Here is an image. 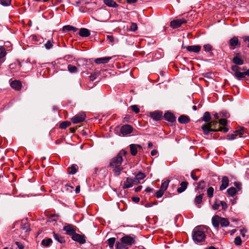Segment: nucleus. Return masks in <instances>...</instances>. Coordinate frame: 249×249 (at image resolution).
<instances>
[{
  "label": "nucleus",
  "instance_id": "5fc2aeb1",
  "mask_svg": "<svg viewBox=\"0 0 249 249\" xmlns=\"http://www.w3.org/2000/svg\"><path fill=\"white\" fill-rule=\"evenodd\" d=\"M107 39L112 43H113L114 42V39L112 36L107 35Z\"/></svg>",
  "mask_w": 249,
  "mask_h": 249
},
{
  "label": "nucleus",
  "instance_id": "aec40b11",
  "mask_svg": "<svg viewBox=\"0 0 249 249\" xmlns=\"http://www.w3.org/2000/svg\"><path fill=\"white\" fill-rule=\"evenodd\" d=\"M0 65L4 61V57L6 54L5 49L2 46H0Z\"/></svg>",
  "mask_w": 249,
  "mask_h": 249
},
{
  "label": "nucleus",
  "instance_id": "c9c22d12",
  "mask_svg": "<svg viewBox=\"0 0 249 249\" xmlns=\"http://www.w3.org/2000/svg\"><path fill=\"white\" fill-rule=\"evenodd\" d=\"M227 192L228 194L231 196H233L237 193L236 189L234 187L230 188L227 190Z\"/></svg>",
  "mask_w": 249,
  "mask_h": 249
},
{
  "label": "nucleus",
  "instance_id": "2f4dec72",
  "mask_svg": "<svg viewBox=\"0 0 249 249\" xmlns=\"http://www.w3.org/2000/svg\"><path fill=\"white\" fill-rule=\"evenodd\" d=\"M63 31L65 32H67L70 31L76 32L77 31V29L75 27L71 25H66L63 27Z\"/></svg>",
  "mask_w": 249,
  "mask_h": 249
},
{
  "label": "nucleus",
  "instance_id": "4c0bfd02",
  "mask_svg": "<svg viewBox=\"0 0 249 249\" xmlns=\"http://www.w3.org/2000/svg\"><path fill=\"white\" fill-rule=\"evenodd\" d=\"M68 70L71 73H75L77 71V67L71 65L68 66Z\"/></svg>",
  "mask_w": 249,
  "mask_h": 249
},
{
  "label": "nucleus",
  "instance_id": "a19ab883",
  "mask_svg": "<svg viewBox=\"0 0 249 249\" xmlns=\"http://www.w3.org/2000/svg\"><path fill=\"white\" fill-rule=\"evenodd\" d=\"M11 0H0V3L3 6H8L11 3Z\"/></svg>",
  "mask_w": 249,
  "mask_h": 249
},
{
  "label": "nucleus",
  "instance_id": "5701e85b",
  "mask_svg": "<svg viewBox=\"0 0 249 249\" xmlns=\"http://www.w3.org/2000/svg\"><path fill=\"white\" fill-rule=\"evenodd\" d=\"M53 234L54 239L60 243H64L65 242V240L64 237H63L62 236L60 235V234H57L54 232H53Z\"/></svg>",
  "mask_w": 249,
  "mask_h": 249
},
{
  "label": "nucleus",
  "instance_id": "393cba45",
  "mask_svg": "<svg viewBox=\"0 0 249 249\" xmlns=\"http://www.w3.org/2000/svg\"><path fill=\"white\" fill-rule=\"evenodd\" d=\"M145 176L144 173L142 172H139L136 176L134 178L135 180V184H137L139 183L140 180L142 179L145 178Z\"/></svg>",
  "mask_w": 249,
  "mask_h": 249
},
{
  "label": "nucleus",
  "instance_id": "412c9836",
  "mask_svg": "<svg viewBox=\"0 0 249 249\" xmlns=\"http://www.w3.org/2000/svg\"><path fill=\"white\" fill-rule=\"evenodd\" d=\"M79 35L82 37H88L90 36L89 31L86 28H81L79 32Z\"/></svg>",
  "mask_w": 249,
  "mask_h": 249
},
{
  "label": "nucleus",
  "instance_id": "6e6d98bb",
  "mask_svg": "<svg viewBox=\"0 0 249 249\" xmlns=\"http://www.w3.org/2000/svg\"><path fill=\"white\" fill-rule=\"evenodd\" d=\"M218 131H223L224 132L226 133L228 132V129L226 127H222L221 126H219L217 128Z\"/></svg>",
  "mask_w": 249,
  "mask_h": 249
},
{
  "label": "nucleus",
  "instance_id": "4be33fe9",
  "mask_svg": "<svg viewBox=\"0 0 249 249\" xmlns=\"http://www.w3.org/2000/svg\"><path fill=\"white\" fill-rule=\"evenodd\" d=\"M188 183L187 181H183L180 184V187L177 189V192L181 193L184 192L187 188Z\"/></svg>",
  "mask_w": 249,
  "mask_h": 249
},
{
  "label": "nucleus",
  "instance_id": "9b49d317",
  "mask_svg": "<svg viewBox=\"0 0 249 249\" xmlns=\"http://www.w3.org/2000/svg\"><path fill=\"white\" fill-rule=\"evenodd\" d=\"M130 153L132 156H135L137 154L138 149H142V146L139 144H131L129 145Z\"/></svg>",
  "mask_w": 249,
  "mask_h": 249
},
{
  "label": "nucleus",
  "instance_id": "ea45409f",
  "mask_svg": "<svg viewBox=\"0 0 249 249\" xmlns=\"http://www.w3.org/2000/svg\"><path fill=\"white\" fill-rule=\"evenodd\" d=\"M237 136V134L236 133V131H234L233 133L231 134H229L228 135V140H233L235 139Z\"/></svg>",
  "mask_w": 249,
  "mask_h": 249
},
{
  "label": "nucleus",
  "instance_id": "de8ad7c7",
  "mask_svg": "<svg viewBox=\"0 0 249 249\" xmlns=\"http://www.w3.org/2000/svg\"><path fill=\"white\" fill-rule=\"evenodd\" d=\"M164 192V191L161 190V189H160L156 193V196L157 198L161 197L163 196Z\"/></svg>",
  "mask_w": 249,
  "mask_h": 249
},
{
  "label": "nucleus",
  "instance_id": "a211bd4d",
  "mask_svg": "<svg viewBox=\"0 0 249 249\" xmlns=\"http://www.w3.org/2000/svg\"><path fill=\"white\" fill-rule=\"evenodd\" d=\"M111 57H105L102 58H97L94 60V62L96 64H105L109 62L111 59Z\"/></svg>",
  "mask_w": 249,
  "mask_h": 249
},
{
  "label": "nucleus",
  "instance_id": "bb28decb",
  "mask_svg": "<svg viewBox=\"0 0 249 249\" xmlns=\"http://www.w3.org/2000/svg\"><path fill=\"white\" fill-rule=\"evenodd\" d=\"M178 121L181 124H186L189 122L190 119L188 116L182 115L178 118Z\"/></svg>",
  "mask_w": 249,
  "mask_h": 249
},
{
  "label": "nucleus",
  "instance_id": "680f3d73",
  "mask_svg": "<svg viewBox=\"0 0 249 249\" xmlns=\"http://www.w3.org/2000/svg\"><path fill=\"white\" fill-rule=\"evenodd\" d=\"M246 232H247V230L244 229L240 230V233L243 237L246 236Z\"/></svg>",
  "mask_w": 249,
  "mask_h": 249
},
{
  "label": "nucleus",
  "instance_id": "7ed1b4c3",
  "mask_svg": "<svg viewBox=\"0 0 249 249\" xmlns=\"http://www.w3.org/2000/svg\"><path fill=\"white\" fill-rule=\"evenodd\" d=\"M217 124V122L216 120H213L203 124L201 126L203 133L205 135H208L210 132L218 131L217 129L216 128Z\"/></svg>",
  "mask_w": 249,
  "mask_h": 249
},
{
  "label": "nucleus",
  "instance_id": "ddd939ff",
  "mask_svg": "<svg viewBox=\"0 0 249 249\" xmlns=\"http://www.w3.org/2000/svg\"><path fill=\"white\" fill-rule=\"evenodd\" d=\"M229 180L227 177L224 176L222 178L221 184L219 187L220 191L225 190L229 185Z\"/></svg>",
  "mask_w": 249,
  "mask_h": 249
},
{
  "label": "nucleus",
  "instance_id": "13d9d810",
  "mask_svg": "<svg viewBox=\"0 0 249 249\" xmlns=\"http://www.w3.org/2000/svg\"><path fill=\"white\" fill-rule=\"evenodd\" d=\"M57 219H58V216L54 214V215H53L51 217H50L49 221H56Z\"/></svg>",
  "mask_w": 249,
  "mask_h": 249
},
{
  "label": "nucleus",
  "instance_id": "0e129e2a",
  "mask_svg": "<svg viewBox=\"0 0 249 249\" xmlns=\"http://www.w3.org/2000/svg\"><path fill=\"white\" fill-rule=\"evenodd\" d=\"M191 176L192 178L194 180H197L198 179V177H196V176L195 175V174L193 172H192V173H191Z\"/></svg>",
  "mask_w": 249,
  "mask_h": 249
},
{
  "label": "nucleus",
  "instance_id": "8fccbe9b",
  "mask_svg": "<svg viewBox=\"0 0 249 249\" xmlns=\"http://www.w3.org/2000/svg\"><path fill=\"white\" fill-rule=\"evenodd\" d=\"M137 28H138V27H137V25L136 23H131V26L130 28V29L131 31H135L137 30Z\"/></svg>",
  "mask_w": 249,
  "mask_h": 249
},
{
  "label": "nucleus",
  "instance_id": "052dcab7",
  "mask_svg": "<svg viewBox=\"0 0 249 249\" xmlns=\"http://www.w3.org/2000/svg\"><path fill=\"white\" fill-rule=\"evenodd\" d=\"M219 207V205L217 204L216 202H215L213 206V209L214 210L218 209Z\"/></svg>",
  "mask_w": 249,
  "mask_h": 249
},
{
  "label": "nucleus",
  "instance_id": "20e7f679",
  "mask_svg": "<svg viewBox=\"0 0 249 249\" xmlns=\"http://www.w3.org/2000/svg\"><path fill=\"white\" fill-rule=\"evenodd\" d=\"M205 237L204 231L201 230L199 227H196L194 229L193 233V239L195 242L199 243L203 241Z\"/></svg>",
  "mask_w": 249,
  "mask_h": 249
},
{
  "label": "nucleus",
  "instance_id": "f257e3e1",
  "mask_svg": "<svg viewBox=\"0 0 249 249\" xmlns=\"http://www.w3.org/2000/svg\"><path fill=\"white\" fill-rule=\"evenodd\" d=\"M127 152L125 150H121L117 155L113 158L110 162V167L115 176H119L120 172L123 169L122 163L123 160V156H125Z\"/></svg>",
  "mask_w": 249,
  "mask_h": 249
},
{
  "label": "nucleus",
  "instance_id": "cd10ccee",
  "mask_svg": "<svg viewBox=\"0 0 249 249\" xmlns=\"http://www.w3.org/2000/svg\"><path fill=\"white\" fill-rule=\"evenodd\" d=\"M21 228V229L24 230L25 232H27L30 231V229L29 227V224H28L26 220L22 221Z\"/></svg>",
  "mask_w": 249,
  "mask_h": 249
},
{
  "label": "nucleus",
  "instance_id": "2eb2a0df",
  "mask_svg": "<svg viewBox=\"0 0 249 249\" xmlns=\"http://www.w3.org/2000/svg\"><path fill=\"white\" fill-rule=\"evenodd\" d=\"M150 117L155 121L160 120L162 117L161 112L154 111L151 112L150 114Z\"/></svg>",
  "mask_w": 249,
  "mask_h": 249
},
{
  "label": "nucleus",
  "instance_id": "4468645a",
  "mask_svg": "<svg viewBox=\"0 0 249 249\" xmlns=\"http://www.w3.org/2000/svg\"><path fill=\"white\" fill-rule=\"evenodd\" d=\"M221 217L217 215H214L212 219L213 225L217 229H218L220 223Z\"/></svg>",
  "mask_w": 249,
  "mask_h": 249
},
{
  "label": "nucleus",
  "instance_id": "c03bdc74",
  "mask_svg": "<svg viewBox=\"0 0 249 249\" xmlns=\"http://www.w3.org/2000/svg\"><path fill=\"white\" fill-rule=\"evenodd\" d=\"M53 42L51 40H48L45 44V48L47 49H50L53 46Z\"/></svg>",
  "mask_w": 249,
  "mask_h": 249
},
{
  "label": "nucleus",
  "instance_id": "f03ea898",
  "mask_svg": "<svg viewBox=\"0 0 249 249\" xmlns=\"http://www.w3.org/2000/svg\"><path fill=\"white\" fill-rule=\"evenodd\" d=\"M135 243L136 241L134 237L126 235L122 237L120 241L116 243V249H127Z\"/></svg>",
  "mask_w": 249,
  "mask_h": 249
},
{
  "label": "nucleus",
  "instance_id": "a18cd8bd",
  "mask_svg": "<svg viewBox=\"0 0 249 249\" xmlns=\"http://www.w3.org/2000/svg\"><path fill=\"white\" fill-rule=\"evenodd\" d=\"M203 47L204 48L205 51L206 52H210L212 49V46L209 44L204 45Z\"/></svg>",
  "mask_w": 249,
  "mask_h": 249
},
{
  "label": "nucleus",
  "instance_id": "3c124183",
  "mask_svg": "<svg viewBox=\"0 0 249 249\" xmlns=\"http://www.w3.org/2000/svg\"><path fill=\"white\" fill-rule=\"evenodd\" d=\"M227 123V120L226 119H221L219 120V124L221 125H226Z\"/></svg>",
  "mask_w": 249,
  "mask_h": 249
},
{
  "label": "nucleus",
  "instance_id": "9d476101",
  "mask_svg": "<svg viewBox=\"0 0 249 249\" xmlns=\"http://www.w3.org/2000/svg\"><path fill=\"white\" fill-rule=\"evenodd\" d=\"M63 230L66 231V234L72 236L75 232V230L72 225L67 224L63 227Z\"/></svg>",
  "mask_w": 249,
  "mask_h": 249
},
{
  "label": "nucleus",
  "instance_id": "49530a36",
  "mask_svg": "<svg viewBox=\"0 0 249 249\" xmlns=\"http://www.w3.org/2000/svg\"><path fill=\"white\" fill-rule=\"evenodd\" d=\"M70 124V123L68 122H64L62 123L60 125V127L62 129L67 128Z\"/></svg>",
  "mask_w": 249,
  "mask_h": 249
},
{
  "label": "nucleus",
  "instance_id": "6e6552de",
  "mask_svg": "<svg viewBox=\"0 0 249 249\" xmlns=\"http://www.w3.org/2000/svg\"><path fill=\"white\" fill-rule=\"evenodd\" d=\"M230 49L234 50L236 47L240 46V42L236 36H233L229 40Z\"/></svg>",
  "mask_w": 249,
  "mask_h": 249
},
{
  "label": "nucleus",
  "instance_id": "423d86ee",
  "mask_svg": "<svg viewBox=\"0 0 249 249\" xmlns=\"http://www.w3.org/2000/svg\"><path fill=\"white\" fill-rule=\"evenodd\" d=\"M187 23V20L184 18L175 19L170 22V26L176 29L180 27L182 24Z\"/></svg>",
  "mask_w": 249,
  "mask_h": 249
},
{
  "label": "nucleus",
  "instance_id": "69168bd1",
  "mask_svg": "<svg viewBox=\"0 0 249 249\" xmlns=\"http://www.w3.org/2000/svg\"><path fill=\"white\" fill-rule=\"evenodd\" d=\"M244 41H247L249 43L248 47L249 48V36H246L243 37Z\"/></svg>",
  "mask_w": 249,
  "mask_h": 249
},
{
  "label": "nucleus",
  "instance_id": "4d7b16f0",
  "mask_svg": "<svg viewBox=\"0 0 249 249\" xmlns=\"http://www.w3.org/2000/svg\"><path fill=\"white\" fill-rule=\"evenodd\" d=\"M236 133L237 134V135H242L244 133V128H241L239 130H236Z\"/></svg>",
  "mask_w": 249,
  "mask_h": 249
},
{
  "label": "nucleus",
  "instance_id": "58836bf2",
  "mask_svg": "<svg viewBox=\"0 0 249 249\" xmlns=\"http://www.w3.org/2000/svg\"><path fill=\"white\" fill-rule=\"evenodd\" d=\"M214 189L213 187H210L207 189V195L208 196L211 198L213 196Z\"/></svg>",
  "mask_w": 249,
  "mask_h": 249
},
{
  "label": "nucleus",
  "instance_id": "c85d7f7f",
  "mask_svg": "<svg viewBox=\"0 0 249 249\" xmlns=\"http://www.w3.org/2000/svg\"><path fill=\"white\" fill-rule=\"evenodd\" d=\"M211 120V117L210 113L209 112H205L202 118V120L206 122L209 123Z\"/></svg>",
  "mask_w": 249,
  "mask_h": 249
},
{
  "label": "nucleus",
  "instance_id": "774afa93",
  "mask_svg": "<svg viewBox=\"0 0 249 249\" xmlns=\"http://www.w3.org/2000/svg\"><path fill=\"white\" fill-rule=\"evenodd\" d=\"M137 1V0H126V2L129 4L134 3L136 2Z\"/></svg>",
  "mask_w": 249,
  "mask_h": 249
},
{
  "label": "nucleus",
  "instance_id": "1a4fd4ad",
  "mask_svg": "<svg viewBox=\"0 0 249 249\" xmlns=\"http://www.w3.org/2000/svg\"><path fill=\"white\" fill-rule=\"evenodd\" d=\"M71 238L73 240L81 244H83L86 242L85 237L84 235H80L75 232L71 236Z\"/></svg>",
  "mask_w": 249,
  "mask_h": 249
},
{
  "label": "nucleus",
  "instance_id": "39448f33",
  "mask_svg": "<svg viewBox=\"0 0 249 249\" xmlns=\"http://www.w3.org/2000/svg\"><path fill=\"white\" fill-rule=\"evenodd\" d=\"M86 118V115L84 113H79L71 119V122L73 124H77L83 122Z\"/></svg>",
  "mask_w": 249,
  "mask_h": 249
},
{
  "label": "nucleus",
  "instance_id": "c756f323",
  "mask_svg": "<svg viewBox=\"0 0 249 249\" xmlns=\"http://www.w3.org/2000/svg\"><path fill=\"white\" fill-rule=\"evenodd\" d=\"M169 182L170 180L168 179L164 180L161 183L160 189L165 192L168 187Z\"/></svg>",
  "mask_w": 249,
  "mask_h": 249
},
{
  "label": "nucleus",
  "instance_id": "a878e982",
  "mask_svg": "<svg viewBox=\"0 0 249 249\" xmlns=\"http://www.w3.org/2000/svg\"><path fill=\"white\" fill-rule=\"evenodd\" d=\"M104 2L109 7L116 8L118 6V4L113 0H104Z\"/></svg>",
  "mask_w": 249,
  "mask_h": 249
},
{
  "label": "nucleus",
  "instance_id": "72a5a7b5",
  "mask_svg": "<svg viewBox=\"0 0 249 249\" xmlns=\"http://www.w3.org/2000/svg\"><path fill=\"white\" fill-rule=\"evenodd\" d=\"M203 195H204L202 194L196 196L195 199V203L196 205L200 204L202 202Z\"/></svg>",
  "mask_w": 249,
  "mask_h": 249
},
{
  "label": "nucleus",
  "instance_id": "6ab92c4d",
  "mask_svg": "<svg viewBox=\"0 0 249 249\" xmlns=\"http://www.w3.org/2000/svg\"><path fill=\"white\" fill-rule=\"evenodd\" d=\"M186 49L189 52L198 53L201 50V46L199 45L188 46L186 47Z\"/></svg>",
  "mask_w": 249,
  "mask_h": 249
},
{
  "label": "nucleus",
  "instance_id": "f8f14e48",
  "mask_svg": "<svg viewBox=\"0 0 249 249\" xmlns=\"http://www.w3.org/2000/svg\"><path fill=\"white\" fill-rule=\"evenodd\" d=\"M133 184H135V180L134 178L132 179L129 178H127L125 181L124 182L123 188L126 189L130 188L133 186Z\"/></svg>",
  "mask_w": 249,
  "mask_h": 249
},
{
  "label": "nucleus",
  "instance_id": "bf43d9fd",
  "mask_svg": "<svg viewBox=\"0 0 249 249\" xmlns=\"http://www.w3.org/2000/svg\"><path fill=\"white\" fill-rule=\"evenodd\" d=\"M15 244L19 249H23L24 246L21 243L19 242H16Z\"/></svg>",
  "mask_w": 249,
  "mask_h": 249
},
{
  "label": "nucleus",
  "instance_id": "338daca9",
  "mask_svg": "<svg viewBox=\"0 0 249 249\" xmlns=\"http://www.w3.org/2000/svg\"><path fill=\"white\" fill-rule=\"evenodd\" d=\"M158 153V151H157L156 150H153L151 152V156H154L156 155Z\"/></svg>",
  "mask_w": 249,
  "mask_h": 249
},
{
  "label": "nucleus",
  "instance_id": "864d4df0",
  "mask_svg": "<svg viewBox=\"0 0 249 249\" xmlns=\"http://www.w3.org/2000/svg\"><path fill=\"white\" fill-rule=\"evenodd\" d=\"M220 204L222 207L223 210H226L228 208V205L225 201H220Z\"/></svg>",
  "mask_w": 249,
  "mask_h": 249
},
{
  "label": "nucleus",
  "instance_id": "e2e57ef3",
  "mask_svg": "<svg viewBox=\"0 0 249 249\" xmlns=\"http://www.w3.org/2000/svg\"><path fill=\"white\" fill-rule=\"evenodd\" d=\"M96 78V74H92L90 76L89 79L90 81L93 82Z\"/></svg>",
  "mask_w": 249,
  "mask_h": 249
},
{
  "label": "nucleus",
  "instance_id": "b1692460",
  "mask_svg": "<svg viewBox=\"0 0 249 249\" xmlns=\"http://www.w3.org/2000/svg\"><path fill=\"white\" fill-rule=\"evenodd\" d=\"M233 62L236 65H241L243 64L244 61L239 56V54H236L232 59Z\"/></svg>",
  "mask_w": 249,
  "mask_h": 249
},
{
  "label": "nucleus",
  "instance_id": "603ef678",
  "mask_svg": "<svg viewBox=\"0 0 249 249\" xmlns=\"http://www.w3.org/2000/svg\"><path fill=\"white\" fill-rule=\"evenodd\" d=\"M231 70L235 73L239 71L240 68L236 65H233L231 68Z\"/></svg>",
  "mask_w": 249,
  "mask_h": 249
},
{
  "label": "nucleus",
  "instance_id": "f704fd0d",
  "mask_svg": "<svg viewBox=\"0 0 249 249\" xmlns=\"http://www.w3.org/2000/svg\"><path fill=\"white\" fill-rule=\"evenodd\" d=\"M53 241L51 238H47V239H43L41 242V244L45 247L49 246L52 243Z\"/></svg>",
  "mask_w": 249,
  "mask_h": 249
},
{
  "label": "nucleus",
  "instance_id": "0eeeda50",
  "mask_svg": "<svg viewBox=\"0 0 249 249\" xmlns=\"http://www.w3.org/2000/svg\"><path fill=\"white\" fill-rule=\"evenodd\" d=\"M133 131V127L129 124H124L121 128L120 132L122 136H124L130 134Z\"/></svg>",
  "mask_w": 249,
  "mask_h": 249
},
{
  "label": "nucleus",
  "instance_id": "473e14b6",
  "mask_svg": "<svg viewBox=\"0 0 249 249\" xmlns=\"http://www.w3.org/2000/svg\"><path fill=\"white\" fill-rule=\"evenodd\" d=\"M221 227H228L230 224V222L228 219L221 217L220 223Z\"/></svg>",
  "mask_w": 249,
  "mask_h": 249
},
{
  "label": "nucleus",
  "instance_id": "e433bc0d",
  "mask_svg": "<svg viewBox=\"0 0 249 249\" xmlns=\"http://www.w3.org/2000/svg\"><path fill=\"white\" fill-rule=\"evenodd\" d=\"M115 241L116 239L114 237L110 238L107 240V244L110 248H112L113 247Z\"/></svg>",
  "mask_w": 249,
  "mask_h": 249
},
{
  "label": "nucleus",
  "instance_id": "f3484780",
  "mask_svg": "<svg viewBox=\"0 0 249 249\" xmlns=\"http://www.w3.org/2000/svg\"><path fill=\"white\" fill-rule=\"evenodd\" d=\"M164 118L165 120L171 123H173L176 121V118L174 115L169 112L165 113Z\"/></svg>",
  "mask_w": 249,
  "mask_h": 249
},
{
  "label": "nucleus",
  "instance_id": "37998d69",
  "mask_svg": "<svg viewBox=\"0 0 249 249\" xmlns=\"http://www.w3.org/2000/svg\"><path fill=\"white\" fill-rule=\"evenodd\" d=\"M234 244L236 245H240L242 243V240L240 236H237L235 238L234 241Z\"/></svg>",
  "mask_w": 249,
  "mask_h": 249
},
{
  "label": "nucleus",
  "instance_id": "dca6fc26",
  "mask_svg": "<svg viewBox=\"0 0 249 249\" xmlns=\"http://www.w3.org/2000/svg\"><path fill=\"white\" fill-rule=\"evenodd\" d=\"M10 86L13 89L17 90H19L21 89L22 85L19 81L14 80L11 83Z\"/></svg>",
  "mask_w": 249,
  "mask_h": 249
},
{
  "label": "nucleus",
  "instance_id": "7c9ffc66",
  "mask_svg": "<svg viewBox=\"0 0 249 249\" xmlns=\"http://www.w3.org/2000/svg\"><path fill=\"white\" fill-rule=\"evenodd\" d=\"M77 171V165L75 164L72 165L69 168L68 173L70 174L73 175L75 174Z\"/></svg>",
  "mask_w": 249,
  "mask_h": 249
},
{
  "label": "nucleus",
  "instance_id": "09e8293b",
  "mask_svg": "<svg viewBox=\"0 0 249 249\" xmlns=\"http://www.w3.org/2000/svg\"><path fill=\"white\" fill-rule=\"evenodd\" d=\"M130 107L132 110L136 113H138L140 112V109L136 105H132Z\"/></svg>",
  "mask_w": 249,
  "mask_h": 249
},
{
  "label": "nucleus",
  "instance_id": "79ce46f5",
  "mask_svg": "<svg viewBox=\"0 0 249 249\" xmlns=\"http://www.w3.org/2000/svg\"><path fill=\"white\" fill-rule=\"evenodd\" d=\"M205 182L203 180H201L198 183L197 188L198 189H203L205 188Z\"/></svg>",
  "mask_w": 249,
  "mask_h": 249
}]
</instances>
